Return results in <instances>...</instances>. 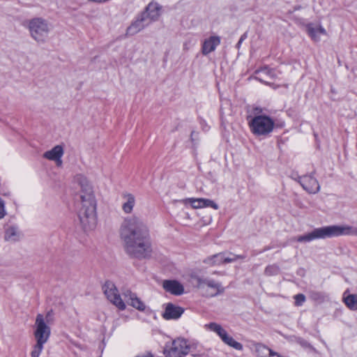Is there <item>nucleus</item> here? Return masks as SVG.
<instances>
[{"label": "nucleus", "mask_w": 357, "mask_h": 357, "mask_svg": "<svg viewBox=\"0 0 357 357\" xmlns=\"http://www.w3.org/2000/svg\"><path fill=\"white\" fill-rule=\"evenodd\" d=\"M120 236L125 251L130 256L142 259L150 255L152 250L149 229L139 217L125 218L120 228Z\"/></svg>", "instance_id": "f257e3e1"}, {"label": "nucleus", "mask_w": 357, "mask_h": 357, "mask_svg": "<svg viewBox=\"0 0 357 357\" xmlns=\"http://www.w3.org/2000/svg\"><path fill=\"white\" fill-rule=\"evenodd\" d=\"M74 181L79 188L78 195L80 206L78 218L80 225L85 231H93L98 224L97 201L93 187L86 177L82 174L76 175Z\"/></svg>", "instance_id": "f03ea898"}, {"label": "nucleus", "mask_w": 357, "mask_h": 357, "mask_svg": "<svg viewBox=\"0 0 357 357\" xmlns=\"http://www.w3.org/2000/svg\"><path fill=\"white\" fill-rule=\"evenodd\" d=\"M344 235L357 236V227L348 225H331L314 229L297 238L298 242H310L315 239L332 238Z\"/></svg>", "instance_id": "7ed1b4c3"}, {"label": "nucleus", "mask_w": 357, "mask_h": 357, "mask_svg": "<svg viewBox=\"0 0 357 357\" xmlns=\"http://www.w3.org/2000/svg\"><path fill=\"white\" fill-rule=\"evenodd\" d=\"M255 116L248 120L250 129L255 135L267 136L271 133L275 127L274 120L269 116L263 114V109L259 107L254 109Z\"/></svg>", "instance_id": "20e7f679"}, {"label": "nucleus", "mask_w": 357, "mask_h": 357, "mask_svg": "<svg viewBox=\"0 0 357 357\" xmlns=\"http://www.w3.org/2000/svg\"><path fill=\"white\" fill-rule=\"evenodd\" d=\"M29 32L30 36L38 43H45L52 30L51 24L43 17H33L23 24Z\"/></svg>", "instance_id": "39448f33"}, {"label": "nucleus", "mask_w": 357, "mask_h": 357, "mask_svg": "<svg viewBox=\"0 0 357 357\" xmlns=\"http://www.w3.org/2000/svg\"><path fill=\"white\" fill-rule=\"evenodd\" d=\"M197 280V287L208 297H214L224 292L225 288L221 282L211 278H200L192 275Z\"/></svg>", "instance_id": "423d86ee"}, {"label": "nucleus", "mask_w": 357, "mask_h": 357, "mask_svg": "<svg viewBox=\"0 0 357 357\" xmlns=\"http://www.w3.org/2000/svg\"><path fill=\"white\" fill-rule=\"evenodd\" d=\"M205 328L212 332L216 333L221 340L227 345L233 349L242 351L243 349V344L236 341L231 336H230L227 331L222 327V326L215 322H211L205 325Z\"/></svg>", "instance_id": "0eeeda50"}, {"label": "nucleus", "mask_w": 357, "mask_h": 357, "mask_svg": "<svg viewBox=\"0 0 357 357\" xmlns=\"http://www.w3.org/2000/svg\"><path fill=\"white\" fill-rule=\"evenodd\" d=\"M34 328L33 335L36 341L45 344L50 337L51 329L42 314H38L36 316Z\"/></svg>", "instance_id": "6e6552de"}, {"label": "nucleus", "mask_w": 357, "mask_h": 357, "mask_svg": "<svg viewBox=\"0 0 357 357\" xmlns=\"http://www.w3.org/2000/svg\"><path fill=\"white\" fill-rule=\"evenodd\" d=\"M102 289L107 299L116 307H118L120 310H123L126 309V304L121 299L118 289L112 282L107 281L104 284Z\"/></svg>", "instance_id": "1a4fd4ad"}, {"label": "nucleus", "mask_w": 357, "mask_h": 357, "mask_svg": "<svg viewBox=\"0 0 357 357\" xmlns=\"http://www.w3.org/2000/svg\"><path fill=\"white\" fill-rule=\"evenodd\" d=\"M189 346L185 340L178 338L173 341L171 347L165 350L167 357H183L188 354Z\"/></svg>", "instance_id": "9d476101"}, {"label": "nucleus", "mask_w": 357, "mask_h": 357, "mask_svg": "<svg viewBox=\"0 0 357 357\" xmlns=\"http://www.w3.org/2000/svg\"><path fill=\"white\" fill-rule=\"evenodd\" d=\"M298 182L308 193L316 194L320 190L319 183L312 174L299 176L298 178Z\"/></svg>", "instance_id": "9b49d317"}, {"label": "nucleus", "mask_w": 357, "mask_h": 357, "mask_svg": "<svg viewBox=\"0 0 357 357\" xmlns=\"http://www.w3.org/2000/svg\"><path fill=\"white\" fill-rule=\"evenodd\" d=\"M221 38L218 36H211L206 38L202 46V53L203 55H208L214 52L216 47L220 44Z\"/></svg>", "instance_id": "f8f14e48"}, {"label": "nucleus", "mask_w": 357, "mask_h": 357, "mask_svg": "<svg viewBox=\"0 0 357 357\" xmlns=\"http://www.w3.org/2000/svg\"><path fill=\"white\" fill-rule=\"evenodd\" d=\"M63 148L61 145H56L51 150L44 153L43 157L50 160L55 161L58 166L62 164L61 157L63 155Z\"/></svg>", "instance_id": "ddd939ff"}, {"label": "nucleus", "mask_w": 357, "mask_h": 357, "mask_svg": "<svg viewBox=\"0 0 357 357\" xmlns=\"http://www.w3.org/2000/svg\"><path fill=\"white\" fill-rule=\"evenodd\" d=\"M184 310L182 307L172 303H167L165 307V310L162 314V317L167 320L176 319L181 316Z\"/></svg>", "instance_id": "4468645a"}, {"label": "nucleus", "mask_w": 357, "mask_h": 357, "mask_svg": "<svg viewBox=\"0 0 357 357\" xmlns=\"http://www.w3.org/2000/svg\"><path fill=\"white\" fill-rule=\"evenodd\" d=\"M307 34L314 42L320 40V35H326V29L321 25H314V24H308L306 25Z\"/></svg>", "instance_id": "2eb2a0df"}, {"label": "nucleus", "mask_w": 357, "mask_h": 357, "mask_svg": "<svg viewBox=\"0 0 357 357\" xmlns=\"http://www.w3.org/2000/svg\"><path fill=\"white\" fill-rule=\"evenodd\" d=\"M126 302L132 307L139 311H144L146 308L145 304L137 296L135 293L127 291L123 294Z\"/></svg>", "instance_id": "dca6fc26"}, {"label": "nucleus", "mask_w": 357, "mask_h": 357, "mask_svg": "<svg viewBox=\"0 0 357 357\" xmlns=\"http://www.w3.org/2000/svg\"><path fill=\"white\" fill-rule=\"evenodd\" d=\"M162 287L167 291L174 295H181L184 291L183 285L176 280H165Z\"/></svg>", "instance_id": "f3484780"}, {"label": "nucleus", "mask_w": 357, "mask_h": 357, "mask_svg": "<svg viewBox=\"0 0 357 357\" xmlns=\"http://www.w3.org/2000/svg\"><path fill=\"white\" fill-rule=\"evenodd\" d=\"M161 8L158 3L151 2L146 7L144 12L152 22H155L160 16Z\"/></svg>", "instance_id": "a211bd4d"}, {"label": "nucleus", "mask_w": 357, "mask_h": 357, "mask_svg": "<svg viewBox=\"0 0 357 357\" xmlns=\"http://www.w3.org/2000/svg\"><path fill=\"white\" fill-rule=\"evenodd\" d=\"M124 200L122 204V210L125 213H131L135 205V197L132 194L124 193L123 195Z\"/></svg>", "instance_id": "6ab92c4d"}, {"label": "nucleus", "mask_w": 357, "mask_h": 357, "mask_svg": "<svg viewBox=\"0 0 357 357\" xmlns=\"http://www.w3.org/2000/svg\"><path fill=\"white\" fill-rule=\"evenodd\" d=\"M256 75V78L260 82L268 84V80H267L266 78L268 77L273 78L275 75V73L271 69H269L268 67H264L259 70H257Z\"/></svg>", "instance_id": "aec40b11"}, {"label": "nucleus", "mask_w": 357, "mask_h": 357, "mask_svg": "<svg viewBox=\"0 0 357 357\" xmlns=\"http://www.w3.org/2000/svg\"><path fill=\"white\" fill-rule=\"evenodd\" d=\"M346 293H344L343 301L345 305L351 310H357V294H349L346 296Z\"/></svg>", "instance_id": "412c9836"}, {"label": "nucleus", "mask_w": 357, "mask_h": 357, "mask_svg": "<svg viewBox=\"0 0 357 357\" xmlns=\"http://www.w3.org/2000/svg\"><path fill=\"white\" fill-rule=\"evenodd\" d=\"M20 236L18 229L14 227L7 228L5 232V239L8 241H16L19 240Z\"/></svg>", "instance_id": "4be33fe9"}, {"label": "nucleus", "mask_w": 357, "mask_h": 357, "mask_svg": "<svg viewBox=\"0 0 357 357\" xmlns=\"http://www.w3.org/2000/svg\"><path fill=\"white\" fill-rule=\"evenodd\" d=\"M144 28L143 27V25L141 24V23L138 21L137 19L135 20L126 29V35L128 36H132L142 30H143Z\"/></svg>", "instance_id": "5701e85b"}, {"label": "nucleus", "mask_w": 357, "mask_h": 357, "mask_svg": "<svg viewBox=\"0 0 357 357\" xmlns=\"http://www.w3.org/2000/svg\"><path fill=\"white\" fill-rule=\"evenodd\" d=\"M222 259L223 254L218 253L207 257L204 262L209 266H219L223 264Z\"/></svg>", "instance_id": "b1692460"}, {"label": "nucleus", "mask_w": 357, "mask_h": 357, "mask_svg": "<svg viewBox=\"0 0 357 357\" xmlns=\"http://www.w3.org/2000/svg\"><path fill=\"white\" fill-rule=\"evenodd\" d=\"M255 351L259 357H268L272 350L264 344L257 343L255 344Z\"/></svg>", "instance_id": "393cba45"}, {"label": "nucleus", "mask_w": 357, "mask_h": 357, "mask_svg": "<svg viewBox=\"0 0 357 357\" xmlns=\"http://www.w3.org/2000/svg\"><path fill=\"white\" fill-rule=\"evenodd\" d=\"M280 267L276 264H271L266 267L264 274L267 276H273L279 274Z\"/></svg>", "instance_id": "a878e982"}, {"label": "nucleus", "mask_w": 357, "mask_h": 357, "mask_svg": "<svg viewBox=\"0 0 357 357\" xmlns=\"http://www.w3.org/2000/svg\"><path fill=\"white\" fill-rule=\"evenodd\" d=\"M45 343L36 342L31 352V357H39L44 348Z\"/></svg>", "instance_id": "bb28decb"}, {"label": "nucleus", "mask_w": 357, "mask_h": 357, "mask_svg": "<svg viewBox=\"0 0 357 357\" xmlns=\"http://www.w3.org/2000/svg\"><path fill=\"white\" fill-rule=\"evenodd\" d=\"M201 201H203V198H197V199L188 198L185 200H183V203H190L191 204V206H192V208H203V206H202L203 202H201Z\"/></svg>", "instance_id": "cd10ccee"}, {"label": "nucleus", "mask_w": 357, "mask_h": 357, "mask_svg": "<svg viewBox=\"0 0 357 357\" xmlns=\"http://www.w3.org/2000/svg\"><path fill=\"white\" fill-rule=\"evenodd\" d=\"M138 21L143 25V27L145 28L148 26L153 22L149 19L147 15L143 11L137 18Z\"/></svg>", "instance_id": "c85d7f7f"}, {"label": "nucleus", "mask_w": 357, "mask_h": 357, "mask_svg": "<svg viewBox=\"0 0 357 357\" xmlns=\"http://www.w3.org/2000/svg\"><path fill=\"white\" fill-rule=\"evenodd\" d=\"M202 202H202L203 207H211L215 210H217L218 208V205L211 199L203 198Z\"/></svg>", "instance_id": "c756f323"}, {"label": "nucleus", "mask_w": 357, "mask_h": 357, "mask_svg": "<svg viewBox=\"0 0 357 357\" xmlns=\"http://www.w3.org/2000/svg\"><path fill=\"white\" fill-rule=\"evenodd\" d=\"M295 304L297 306H301L305 301V296L302 294H298L294 296Z\"/></svg>", "instance_id": "7c9ffc66"}, {"label": "nucleus", "mask_w": 357, "mask_h": 357, "mask_svg": "<svg viewBox=\"0 0 357 357\" xmlns=\"http://www.w3.org/2000/svg\"><path fill=\"white\" fill-rule=\"evenodd\" d=\"M243 258H244V257L242 255H233V257H226L223 255L222 261H223V264L224 263H231V262L235 261L238 259H243Z\"/></svg>", "instance_id": "2f4dec72"}, {"label": "nucleus", "mask_w": 357, "mask_h": 357, "mask_svg": "<svg viewBox=\"0 0 357 357\" xmlns=\"http://www.w3.org/2000/svg\"><path fill=\"white\" fill-rule=\"evenodd\" d=\"M6 215L5 206L3 201L0 198V219L3 218Z\"/></svg>", "instance_id": "473e14b6"}, {"label": "nucleus", "mask_w": 357, "mask_h": 357, "mask_svg": "<svg viewBox=\"0 0 357 357\" xmlns=\"http://www.w3.org/2000/svg\"><path fill=\"white\" fill-rule=\"evenodd\" d=\"M247 36H247V33H243V34L241 36V38H240V39H239V40H238V43H237V45H236V47H237L238 49L240 47V46H241V43L243 42V40H245V39L247 38Z\"/></svg>", "instance_id": "72a5a7b5"}, {"label": "nucleus", "mask_w": 357, "mask_h": 357, "mask_svg": "<svg viewBox=\"0 0 357 357\" xmlns=\"http://www.w3.org/2000/svg\"><path fill=\"white\" fill-rule=\"evenodd\" d=\"M136 357H153L152 354L150 352H146L144 354H142L141 355L137 356Z\"/></svg>", "instance_id": "f704fd0d"}]
</instances>
